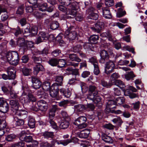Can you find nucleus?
<instances>
[{"instance_id": "1", "label": "nucleus", "mask_w": 147, "mask_h": 147, "mask_svg": "<svg viewBox=\"0 0 147 147\" xmlns=\"http://www.w3.org/2000/svg\"><path fill=\"white\" fill-rule=\"evenodd\" d=\"M61 4L67 6L68 10L69 11L70 15L75 16L76 12L77 3L76 2L71 0H58Z\"/></svg>"}, {"instance_id": "2", "label": "nucleus", "mask_w": 147, "mask_h": 147, "mask_svg": "<svg viewBox=\"0 0 147 147\" xmlns=\"http://www.w3.org/2000/svg\"><path fill=\"white\" fill-rule=\"evenodd\" d=\"M8 75L5 74L2 75V77L5 80L7 79H14L15 78V73L16 71L14 69V67L12 66H10L7 67L6 70Z\"/></svg>"}, {"instance_id": "3", "label": "nucleus", "mask_w": 147, "mask_h": 147, "mask_svg": "<svg viewBox=\"0 0 147 147\" xmlns=\"http://www.w3.org/2000/svg\"><path fill=\"white\" fill-rule=\"evenodd\" d=\"M20 100H22V102L26 103L30 101L35 102L36 99V98L31 94L27 95L25 92L23 91L21 96L20 98Z\"/></svg>"}, {"instance_id": "4", "label": "nucleus", "mask_w": 147, "mask_h": 147, "mask_svg": "<svg viewBox=\"0 0 147 147\" xmlns=\"http://www.w3.org/2000/svg\"><path fill=\"white\" fill-rule=\"evenodd\" d=\"M89 94L87 95V98L90 100H93L95 97L97 95L98 91L96 87L94 86H90L89 88Z\"/></svg>"}, {"instance_id": "5", "label": "nucleus", "mask_w": 147, "mask_h": 147, "mask_svg": "<svg viewBox=\"0 0 147 147\" xmlns=\"http://www.w3.org/2000/svg\"><path fill=\"white\" fill-rule=\"evenodd\" d=\"M95 9L92 7H89L86 11V13L88 15V19L96 20L98 18V15L95 13Z\"/></svg>"}, {"instance_id": "6", "label": "nucleus", "mask_w": 147, "mask_h": 147, "mask_svg": "<svg viewBox=\"0 0 147 147\" xmlns=\"http://www.w3.org/2000/svg\"><path fill=\"white\" fill-rule=\"evenodd\" d=\"M115 64L113 61H109L107 62L105 64V72L108 75L111 73L115 69Z\"/></svg>"}, {"instance_id": "7", "label": "nucleus", "mask_w": 147, "mask_h": 147, "mask_svg": "<svg viewBox=\"0 0 147 147\" xmlns=\"http://www.w3.org/2000/svg\"><path fill=\"white\" fill-rule=\"evenodd\" d=\"M66 63L67 65H72L74 67L78 66L79 64L78 63H75L74 62H70L67 59L65 60L63 59H59L58 61V64L59 65L58 67H63Z\"/></svg>"}, {"instance_id": "8", "label": "nucleus", "mask_w": 147, "mask_h": 147, "mask_svg": "<svg viewBox=\"0 0 147 147\" xmlns=\"http://www.w3.org/2000/svg\"><path fill=\"white\" fill-rule=\"evenodd\" d=\"M51 89L50 91V96L53 98H56L57 100H58L56 97L59 90L57 84H53L51 87Z\"/></svg>"}, {"instance_id": "9", "label": "nucleus", "mask_w": 147, "mask_h": 147, "mask_svg": "<svg viewBox=\"0 0 147 147\" xmlns=\"http://www.w3.org/2000/svg\"><path fill=\"white\" fill-rule=\"evenodd\" d=\"M69 29H68L65 32L64 36L65 38L70 40H73L75 39L77 35V33L75 31L72 30L70 32Z\"/></svg>"}, {"instance_id": "10", "label": "nucleus", "mask_w": 147, "mask_h": 147, "mask_svg": "<svg viewBox=\"0 0 147 147\" xmlns=\"http://www.w3.org/2000/svg\"><path fill=\"white\" fill-rule=\"evenodd\" d=\"M37 105L39 109L41 111H45L48 109L47 103L44 100H40L38 101Z\"/></svg>"}, {"instance_id": "11", "label": "nucleus", "mask_w": 147, "mask_h": 147, "mask_svg": "<svg viewBox=\"0 0 147 147\" xmlns=\"http://www.w3.org/2000/svg\"><path fill=\"white\" fill-rule=\"evenodd\" d=\"M104 25L103 22L100 21L98 22L95 24L94 27H91V28L94 32L99 33L103 27Z\"/></svg>"}, {"instance_id": "12", "label": "nucleus", "mask_w": 147, "mask_h": 147, "mask_svg": "<svg viewBox=\"0 0 147 147\" xmlns=\"http://www.w3.org/2000/svg\"><path fill=\"white\" fill-rule=\"evenodd\" d=\"M100 58L99 60L100 62L103 63H105L109 58V55L107 51L103 50L100 53Z\"/></svg>"}, {"instance_id": "13", "label": "nucleus", "mask_w": 147, "mask_h": 147, "mask_svg": "<svg viewBox=\"0 0 147 147\" xmlns=\"http://www.w3.org/2000/svg\"><path fill=\"white\" fill-rule=\"evenodd\" d=\"M116 107V102L113 100H109L107 103L106 108L105 111L109 113L111 109Z\"/></svg>"}, {"instance_id": "14", "label": "nucleus", "mask_w": 147, "mask_h": 147, "mask_svg": "<svg viewBox=\"0 0 147 147\" xmlns=\"http://www.w3.org/2000/svg\"><path fill=\"white\" fill-rule=\"evenodd\" d=\"M63 5L62 4L59 5L58 6V8L60 11L65 13L64 14L61 15V18L62 19L65 20L66 19L69 18V17H70V16H67V15L70 14H69V12L68 13L67 11L66 12V11H67V8L63 6Z\"/></svg>"}, {"instance_id": "15", "label": "nucleus", "mask_w": 147, "mask_h": 147, "mask_svg": "<svg viewBox=\"0 0 147 147\" xmlns=\"http://www.w3.org/2000/svg\"><path fill=\"white\" fill-rule=\"evenodd\" d=\"M15 113L16 116H18L23 119H25L27 117V112L24 110H19L18 109L16 110Z\"/></svg>"}, {"instance_id": "16", "label": "nucleus", "mask_w": 147, "mask_h": 147, "mask_svg": "<svg viewBox=\"0 0 147 147\" xmlns=\"http://www.w3.org/2000/svg\"><path fill=\"white\" fill-rule=\"evenodd\" d=\"M32 87L35 89L39 88L41 85V83L38 79L32 77Z\"/></svg>"}, {"instance_id": "17", "label": "nucleus", "mask_w": 147, "mask_h": 147, "mask_svg": "<svg viewBox=\"0 0 147 147\" xmlns=\"http://www.w3.org/2000/svg\"><path fill=\"white\" fill-rule=\"evenodd\" d=\"M3 12L5 13L3 14L1 16V20L3 22L5 21L7 19L9 16L5 8H2L0 5V15Z\"/></svg>"}, {"instance_id": "18", "label": "nucleus", "mask_w": 147, "mask_h": 147, "mask_svg": "<svg viewBox=\"0 0 147 147\" xmlns=\"http://www.w3.org/2000/svg\"><path fill=\"white\" fill-rule=\"evenodd\" d=\"M90 133V129H85L80 132L78 134V136L80 138H86L88 137Z\"/></svg>"}, {"instance_id": "19", "label": "nucleus", "mask_w": 147, "mask_h": 147, "mask_svg": "<svg viewBox=\"0 0 147 147\" xmlns=\"http://www.w3.org/2000/svg\"><path fill=\"white\" fill-rule=\"evenodd\" d=\"M10 104L11 106V110L14 112L18 109V102L15 100H11L10 101Z\"/></svg>"}, {"instance_id": "20", "label": "nucleus", "mask_w": 147, "mask_h": 147, "mask_svg": "<svg viewBox=\"0 0 147 147\" xmlns=\"http://www.w3.org/2000/svg\"><path fill=\"white\" fill-rule=\"evenodd\" d=\"M103 16L106 18L110 19L111 15L109 8L107 7L103 8L102 9Z\"/></svg>"}, {"instance_id": "21", "label": "nucleus", "mask_w": 147, "mask_h": 147, "mask_svg": "<svg viewBox=\"0 0 147 147\" xmlns=\"http://www.w3.org/2000/svg\"><path fill=\"white\" fill-rule=\"evenodd\" d=\"M18 53L16 51H9L6 54V57L7 61H9Z\"/></svg>"}, {"instance_id": "22", "label": "nucleus", "mask_w": 147, "mask_h": 147, "mask_svg": "<svg viewBox=\"0 0 147 147\" xmlns=\"http://www.w3.org/2000/svg\"><path fill=\"white\" fill-rule=\"evenodd\" d=\"M60 92L61 93L63 94L65 97L69 98L71 95V90L69 89H65L64 88H61L60 90Z\"/></svg>"}, {"instance_id": "23", "label": "nucleus", "mask_w": 147, "mask_h": 147, "mask_svg": "<svg viewBox=\"0 0 147 147\" xmlns=\"http://www.w3.org/2000/svg\"><path fill=\"white\" fill-rule=\"evenodd\" d=\"M19 59L18 53L9 61V63L12 65L16 66L19 63Z\"/></svg>"}, {"instance_id": "24", "label": "nucleus", "mask_w": 147, "mask_h": 147, "mask_svg": "<svg viewBox=\"0 0 147 147\" xmlns=\"http://www.w3.org/2000/svg\"><path fill=\"white\" fill-rule=\"evenodd\" d=\"M30 134V132L28 130L24 129L22 131L20 134L19 139L23 141L26 136V135Z\"/></svg>"}, {"instance_id": "25", "label": "nucleus", "mask_w": 147, "mask_h": 147, "mask_svg": "<svg viewBox=\"0 0 147 147\" xmlns=\"http://www.w3.org/2000/svg\"><path fill=\"white\" fill-rule=\"evenodd\" d=\"M28 124L30 128H34L35 126V121L34 118L31 116H29Z\"/></svg>"}, {"instance_id": "26", "label": "nucleus", "mask_w": 147, "mask_h": 147, "mask_svg": "<svg viewBox=\"0 0 147 147\" xmlns=\"http://www.w3.org/2000/svg\"><path fill=\"white\" fill-rule=\"evenodd\" d=\"M42 135L44 138L47 139H52L53 138L54 135L53 132L45 131L42 133Z\"/></svg>"}, {"instance_id": "27", "label": "nucleus", "mask_w": 147, "mask_h": 147, "mask_svg": "<svg viewBox=\"0 0 147 147\" xmlns=\"http://www.w3.org/2000/svg\"><path fill=\"white\" fill-rule=\"evenodd\" d=\"M115 84L119 87L124 92L126 86L121 81L119 80H116L115 81Z\"/></svg>"}, {"instance_id": "28", "label": "nucleus", "mask_w": 147, "mask_h": 147, "mask_svg": "<svg viewBox=\"0 0 147 147\" xmlns=\"http://www.w3.org/2000/svg\"><path fill=\"white\" fill-rule=\"evenodd\" d=\"M86 109L85 107L82 104H78L74 106V111L78 112H82Z\"/></svg>"}, {"instance_id": "29", "label": "nucleus", "mask_w": 147, "mask_h": 147, "mask_svg": "<svg viewBox=\"0 0 147 147\" xmlns=\"http://www.w3.org/2000/svg\"><path fill=\"white\" fill-rule=\"evenodd\" d=\"M36 7L39 10L42 11H46L48 7L47 4L46 3L37 4Z\"/></svg>"}, {"instance_id": "30", "label": "nucleus", "mask_w": 147, "mask_h": 147, "mask_svg": "<svg viewBox=\"0 0 147 147\" xmlns=\"http://www.w3.org/2000/svg\"><path fill=\"white\" fill-rule=\"evenodd\" d=\"M69 120L66 119L62 120L60 125V127L63 129H65L68 127L69 125Z\"/></svg>"}, {"instance_id": "31", "label": "nucleus", "mask_w": 147, "mask_h": 147, "mask_svg": "<svg viewBox=\"0 0 147 147\" xmlns=\"http://www.w3.org/2000/svg\"><path fill=\"white\" fill-rule=\"evenodd\" d=\"M26 41L23 38H18V40L16 41L17 45H18L23 49L24 47H25Z\"/></svg>"}, {"instance_id": "32", "label": "nucleus", "mask_w": 147, "mask_h": 147, "mask_svg": "<svg viewBox=\"0 0 147 147\" xmlns=\"http://www.w3.org/2000/svg\"><path fill=\"white\" fill-rule=\"evenodd\" d=\"M43 69V66L40 64L36 65L34 67V74L37 75L38 72L42 70Z\"/></svg>"}, {"instance_id": "33", "label": "nucleus", "mask_w": 147, "mask_h": 147, "mask_svg": "<svg viewBox=\"0 0 147 147\" xmlns=\"http://www.w3.org/2000/svg\"><path fill=\"white\" fill-rule=\"evenodd\" d=\"M99 36L97 35H91L89 39V40L91 43L94 44L97 42V41L98 40Z\"/></svg>"}, {"instance_id": "34", "label": "nucleus", "mask_w": 147, "mask_h": 147, "mask_svg": "<svg viewBox=\"0 0 147 147\" xmlns=\"http://www.w3.org/2000/svg\"><path fill=\"white\" fill-rule=\"evenodd\" d=\"M125 96H129L131 98H133L137 97V95L134 93H131L129 90H125L124 92Z\"/></svg>"}, {"instance_id": "35", "label": "nucleus", "mask_w": 147, "mask_h": 147, "mask_svg": "<svg viewBox=\"0 0 147 147\" xmlns=\"http://www.w3.org/2000/svg\"><path fill=\"white\" fill-rule=\"evenodd\" d=\"M102 139L107 143H111L113 142V140L112 138L106 134H103L102 135Z\"/></svg>"}, {"instance_id": "36", "label": "nucleus", "mask_w": 147, "mask_h": 147, "mask_svg": "<svg viewBox=\"0 0 147 147\" xmlns=\"http://www.w3.org/2000/svg\"><path fill=\"white\" fill-rule=\"evenodd\" d=\"M14 120L13 122L16 126H20L23 125L24 124V121L23 119H18L16 117L14 116Z\"/></svg>"}, {"instance_id": "37", "label": "nucleus", "mask_w": 147, "mask_h": 147, "mask_svg": "<svg viewBox=\"0 0 147 147\" xmlns=\"http://www.w3.org/2000/svg\"><path fill=\"white\" fill-rule=\"evenodd\" d=\"M69 58L72 61H74L78 62H80L81 61V59L75 54H70L69 55Z\"/></svg>"}, {"instance_id": "38", "label": "nucleus", "mask_w": 147, "mask_h": 147, "mask_svg": "<svg viewBox=\"0 0 147 147\" xmlns=\"http://www.w3.org/2000/svg\"><path fill=\"white\" fill-rule=\"evenodd\" d=\"M50 86V83L49 82L46 81L43 83L42 88L44 91H47L49 90L51 88Z\"/></svg>"}, {"instance_id": "39", "label": "nucleus", "mask_w": 147, "mask_h": 147, "mask_svg": "<svg viewBox=\"0 0 147 147\" xmlns=\"http://www.w3.org/2000/svg\"><path fill=\"white\" fill-rule=\"evenodd\" d=\"M86 118L84 116H80L75 120L74 122H76L77 123H85L86 120Z\"/></svg>"}, {"instance_id": "40", "label": "nucleus", "mask_w": 147, "mask_h": 147, "mask_svg": "<svg viewBox=\"0 0 147 147\" xmlns=\"http://www.w3.org/2000/svg\"><path fill=\"white\" fill-rule=\"evenodd\" d=\"M136 77L132 71H131L125 75V79L127 80H129Z\"/></svg>"}, {"instance_id": "41", "label": "nucleus", "mask_w": 147, "mask_h": 147, "mask_svg": "<svg viewBox=\"0 0 147 147\" xmlns=\"http://www.w3.org/2000/svg\"><path fill=\"white\" fill-rule=\"evenodd\" d=\"M63 77L62 76H57L56 77V81L57 82L54 84H57L58 87L61 86L62 84Z\"/></svg>"}, {"instance_id": "42", "label": "nucleus", "mask_w": 147, "mask_h": 147, "mask_svg": "<svg viewBox=\"0 0 147 147\" xmlns=\"http://www.w3.org/2000/svg\"><path fill=\"white\" fill-rule=\"evenodd\" d=\"M126 14V12L123 11L122 7L118 9V11L117 13V16L118 18H120L124 16Z\"/></svg>"}, {"instance_id": "43", "label": "nucleus", "mask_w": 147, "mask_h": 147, "mask_svg": "<svg viewBox=\"0 0 147 147\" xmlns=\"http://www.w3.org/2000/svg\"><path fill=\"white\" fill-rule=\"evenodd\" d=\"M1 109L3 111V112H6L9 109L8 105L6 101L1 105V106L0 107Z\"/></svg>"}, {"instance_id": "44", "label": "nucleus", "mask_w": 147, "mask_h": 147, "mask_svg": "<svg viewBox=\"0 0 147 147\" xmlns=\"http://www.w3.org/2000/svg\"><path fill=\"white\" fill-rule=\"evenodd\" d=\"M113 122L115 123H116L118 125H120L123 123L122 121L119 117H115L112 120Z\"/></svg>"}, {"instance_id": "45", "label": "nucleus", "mask_w": 147, "mask_h": 147, "mask_svg": "<svg viewBox=\"0 0 147 147\" xmlns=\"http://www.w3.org/2000/svg\"><path fill=\"white\" fill-rule=\"evenodd\" d=\"M125 99L123 97H118L116 99V104L117 105H121L125 102Z\"/></svg>"}, {"instance_id": "46", "label": "nucleus", "mask_w": 147, "mask_h": 147, "mask_svg": "<svg viewBox=\"0 0 147 147\" xmlns=\"http://www.w3.org/2000/svg\"><path fill=\"white\" fill-rule=\"evenodd\" d=\"M58 60L55 59H50L48 62L51 66H55L58 64Z\"/></svg>"}, {"instance_id": "47", "label": "nucleus", "mask_w": 147, "mask_h": 147, "mask_svg": "<svg viewBox=\"0 0 147 147\" xmlns=\"http://www.w3.org/2000/svg\"><path fill=\"white\" fill-rule=\"evenodd\" d=\"M100 36L102 37H107L109 38V40L110 41L112 40V36L109 32L102 33L100 34Z\"/></svg>"}, {"instance_id": "48", "label": "nucleus", "mask_w": 147, "mask_h": 147, "mask_svg": "<svg viewBox=\"0 0 147 147\" xmlns=\"http://www.w3.org/2000/svg\"><path fill=\"white\" fill-rule=\"evenodd\" d=\"M25 45V47H24V49L30 48L33 47L34 43L31 41H26Z\"/></svg>"}, {"instance_id": "49", "label": "nucleus", "mask_w": 147, "mask_h": 147, "mask_svg": "<svg viewBox=\"0 0 147 147\" xmlns=\"http://www.w3.org/2000/svg\"><path fill=\"white\" fill-rule=\"evenodd\" d=\"M59 26V24L57 21H53L51 23L50 28L52 30H55Z\"/></svg>"}, {"instance_id": "50", "label": "nucleus", "mask_w": 147, "mask_h": 147, "mask_svg": "<svg viewBox=\"0 0 147 147\" xmlns=\"http://www.w3.org/2000/svg\"><path fill=\"white\" fill-rule=\"evenodd\" d=\"M123 49L126 50L129 52H131L133 54H134L135 53L134 51V49L132 46H130L128 45H125L123 47Z\"/></svg>"}, {"instance_id": "51", "label": "nucleus", "mask_w": 147, "mask_h": 147, "mask_svg": "<svg viewBox=\"0 0 147 147\" xmlns=\"http://www.w3.org/2000/svg\"><path fill=\"white\" fill-rule=\"evenodd\" d=\"M39 36L44 40H47L49 38V34L43 32H40Z\"/></svg>"}, {"instance_id": "52", "label": "nucleus", "mask_w": 147, "mask_h": 147, "mask_svg": "<svg viewBox=\"0 0 147 147\" xmlns=\"http://www.w3.org/2000/svg\"><path fill=\"white\" fill-rule=\"evenodd\" d=\"M22 32L24 34H26V35H24L25 36H27L29 35L30 33V26H28L26 28L22 30Z\"/></svg>"}, {"instance_id": "53", "label": "nucleus", "mask_w": 147, "mask_h": 147, "mask_svg": "<svg viewBox=\"0 0 147 147\" xmlns=\"http://www.w3.org/2000/svg\"><path fill=\"white\" fill-rule=\"evenodd\" d=\"M119 77V75L117 73H114L111 76L110 80L111 81H115L116 79Z\"/></svg>"}, {"instance_id": "54", "label": "nucleus", "mask_w": 147, "mask_h": 147, "mask_svg": "<svg viewBox=\"0 0 147 147\" xmlns=\"http://www.w3.org/2000/svg\"><path fill=\"white\" fill-rule=\"evenodd\" d=\"M94 44H92L89 42H86L84 45V47L86 49H92V48L94 47Z\"/></svg>"}, {"instance_id": "55", "label": "nucleus", "mask_w": 147, "mask_h": 147, "mask_svg": "<svg viewBox=\"0 0 147 147\" xmlns=\"http://www.w3.org/2000/svg\"><path fill=\"white\" fill-rule=\"evenodd\" d=\"M85 107V110L88 111H92L94 109V106L92 104H88Z\"/></svg>"}, {"instance_id": "56", "label": "nucleus", "mask_w": 147, "mask_h": 147, "mask_svg": "<svg viewBox=\"0 0 147 147\" xmlns=\"http://www.w3.org/2000/svg\"><path fill=\"white\" fill-rule=\"evenodd\" d=\"M101 84L103 87L108 88L111 86L112 84L111 82L107 83L104 80H102L101 81Z\"/></svg>"}, {"instance_id": "57", "label": "nucleus", "mask_w": 147, "mask_h": 147, "mask_svg": "<svg viewBox=\"0 0 147 147\" xmlns=\"http://www.w3.org/2000/svg\"><path fill=\"white\" fill-rule=\"evenodd\" d=\"M71 15L74 17L76 16L75 19L77 21H80L83 19L82 14V13H77L76 12L75 16Z\"/></svg>"}, {"instance_id": "58", "label": "nucleus", "mask_w": 147, "mask_h": 147, "mask_svg": "<svg viewBox=\"0 0 147 147\" xmlns=\"http://www.w3.org/2000/svg\"><path fill=\"white\" fill-rule=\"evenodd\" d=\"M24 146V143L23 141H21L19 142L13 144V147H23Z\"/></svg>"}, {"instance_id": "59", "label": "nucleus", "mask_w": 147, "mask_h": 147, "mask_svg": "<svg viewBox=\"0 0 147 147\" xmlns=\"http://www.w3.org/2000/svg\"><path fill=\"white\" fill-rule=\"evenodd\" d=\"M80 86L82 92H85L88 90L87 85L83 82H81V83Z\"/></svg>"}, {"instance_id": "60", "label": "nucleus", "mask_w": 147, "mask_h": 147, "mask_svg": "<svg viewBox=\"0 0 147 147\" xmlns=\"http://www.w3.org/2000/svg\"><path fill=\"white\" fill-rule=\"evenodd\" d=\"M34 16L37 19L41 18L43 16V13L39 12L38 11H35L34 13Z\"/></svg>"}, {"instance_id": "61", "label": "nucleus", "mask_w": 147, "mask_h": 147, "mask_svg": "<svg viewBox=\"0 0 147 147\" xmlns=\"http://www.w3.org/2000/svg\"><path fill=\"white\" fill-rule=\"evenodd\" d=\"M16 135L14 134H11L7 135L5 138L6 140L9 142L11 141L16 137Z\"/></svg>"}, {"instance_id": "62", "label": "nucleus", "mask_w": 147, "mask_h": 147, "mask_svg": "<svg viewBox=\"0 0 147 147\" xmlns=\"http://www.w3.org/2000/svg\"><path fill=\"white\" fill-rule=\"evenodd\" d=\"M31 70L30 69L24 68L22 70V72L23 74L25 76H28L30 75Z\"/></svg>"}, {"instance_id": "63", "label": "nucleus", "mask_w": 147, "mask_h": 147, "mask_svg": "<svg viewBox=\"0 0 147 147\" xmlns=\"http://www.w3.org/2000/svg\"><path fill=\"white\" fill-rule=\"evenodd\" d=\"M49 122L52 127L55 130H57L58 129V127L56 123L53 119H51L50 120Z\"/></svg>"}, {"instance_id": "64", "label": "nucleus", "mask_w": 147, "mask_h": 147, "mask_svg": "<svg viewBox=\"0 0 147 147\" xmlns=\"http://www.w3.org/2000/svg\"><path fill=\"white\" fill-rule=\"evenodd\" d=\"M39 29L36 26H33L31 27L30 33L34 34H36Z\"/></svg>"}]
</instances>
